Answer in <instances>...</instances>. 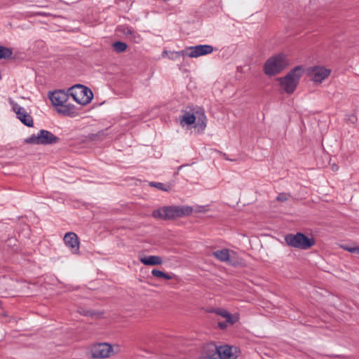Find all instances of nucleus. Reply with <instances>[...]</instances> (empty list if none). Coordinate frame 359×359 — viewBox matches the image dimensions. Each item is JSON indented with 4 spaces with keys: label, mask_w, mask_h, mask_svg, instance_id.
I'll return each instance as SVG.
<instances>
[{
    "label": "nucleus",
    "mask_w": 359,
    "mask_h": 359,
    "mask_svg": "<svg viewBox=\"0 0 359 359\" xmlns=\"http://www.w3.org/2000/svg\"><path fill=\"white\" fill-rule=\"evenodd\" d=\"M192 212L193 208L191 206L170 205L164 206L157 210H154L152 212V216L156 219L170 220L190 215Z\"/></svg>",
    "instance_id": "obj_1"
},
{
    "label": "nucleus",
    "mask_w": 359,
    "mask_h": 359,
    "mask_svg": "<svg viewBox=\"0 0 359 359\" xmlns=\"http://www.w3.org/2000/svg\"><path fill=\"white\" fill-rule=\"evenodd\" d=\"M290 65L287 56L284 53H279L269 57L264 66V73L269 76H275L281 72Z\"/></svg>",
    "instance_id": "obj_2"
},
{
    "label": "nucleus",
    "mask_w": 359,
    "mask_h": 359,
    "mask_svg": "<svg viewBox=\"0 0 359 359\" xmlns=\"http://www.w3.org/2000/svg\"><path fill=\"white\" fill-rule=\"evenodd\" d=\"M302 75V66H297L291 69L284 77L278 78L280 86L287 94H292Z\"/></svg>",
    "instance_id": "obj_3"
},
{
    "label": "nucleus",
    "mask_w": 359,
    "mask_h": 359,
    "mask_svg": "<svg viewBox=\"0 0 359 359\" xmlns=\"http://www.w3.org/2000/svg\"><path fill=\"white\" fill-rule=\"evenodd\" d=\"M285 241L288 246L301 250H309L316 243L313 238H309L300 232L296 234H287L285 236Z\"/></svg>",
    "instance_id": "obj_4"
},
{
    "label": "nucleus",
    "mask_w": 359,
    "mask_h": 359,
    "mask_svg": "<svg viewBox=\"0 0 359 359\" xmlns=\"http://www.w3.org/2000/svg\"><path fill=\"white\" fill-rule=\"evenodd\" d=\"M70 95L78 104L86 105L90 102L93 97L92 90L81 84H76L69 88Z\"/></svg>",
    "instance_id": "obj_5"
},
{
    "label": "nucleus",
    "mask_w": 359,
    "mask_h": 359,
    "mask_svg": "<svg viewBox=\"0 0 359 359\" xmlns=\"http://www.w3.org/2000/svg\"><path fill=\"white\" fill-rule=\"evenodd\" d=\"M60 138L46 130H40L37 135H32L25 140L26 144H53L58 142Z\"/></svg>",
    "instance_id": "obj_6"
},
{
    "label": "nucleus",
    "mask_w": 359,
    "mask_h": 359,
    "mask_svg": "<svg viewBox=\"0 0 359 359\" xmlns=\"http://www.w3.org/2000/svg\"><path fill=\"white\" fill-rule=\"evenodd\" d=\"M9 103L12 106L13 111L16 114L17 118L25 126L32 127L34 125L32 116L27 113L26 109L20 107L12 99H9Z\"/></svg>",
    "instance_id": "obj_7"
},
{
    "label": "nucleus",
    "mask_w": 359,
    "mask_h": 359,
    "mask_svg": "<svg viewBox=\"0 0 359 359\" xmlns=\"http://www.w3.org/2000/svg\"><path fill=\"white\" fill-rule=\"evenodd\" d=\"M90 351L93 358L102 359L109 358L113 349L107 343H98L92 346Z\"/></svg>",
    "instance_id": "obj_8"
},
{
    "label": "nucleus",
    "mask_w": 359,
    "mask_h": 359,
    "mask_svg": "<svg viewBox=\"0 0 359 359\" xmlns=\"http://www.w3.org/2000/svg\"><path fill=\"white\" fill-rule=\"evenodd\" d=\"M213 47L210 45H197L186 47L187 56L189 57H198L210 54L213 52Z\"/></svg>",
    "instance_id": "obj_9"
},
{
    "label": "nucleus",
    "mask_w": 359,
    "mask_h": 359,
    "mask_svg": "<svg viewBox=\"0 0 359 359\" xmlns=\"http://www.w3.org/2000/svg\"><path fill=\"white\" fill-rule=\"evenodd\" d=\"M70 93H66L63 90H55L50 93L49 99L55 106H60L67 102Z\"/></svg>",
    "instance_id": "obj_10"
},
{
    "label": "nucleus",
    "mask_w": 359,
    "mask_h": 359,
    "mask_svg": "<svg viewBox=\"0 0 359 359\" xmlns=\"http://www.w3.org/2000/svg\"><path fill=\"white\" fill-rule=\"evenodd\" d=\"M65 245L70 248L73 253H78L79 251V240L77 235L74 232H68L64 236Z\"/></svg>",
    "instance_id": "obj_11"
},
{
    "label": "nucleus",
    "mask_w": 359,
    "mask_h": 359,
    "mask_svg": "<svg viewBox=\"0 0 359 359\" xmlns=\"http://www.w3.org/2000/svg\"><path fill=\"white\" fill-rule=\"evenodd\" d=\"M198 359H219L217 352V345L209 343L204 346L202 355Z\"/></svg>",
    "instance_id": "obj_12"
},
{
    "label": "nucleus",
    "mask_w": 359,
    "mask_h": 359,
    "mask_svg": "<svg viewBox=\"0 0 359 359\" xmlns=\"http://www.w3.org/2000/svg\"><path fill=\"white\" fill-rule=\"evenodd\" d=\"M233 349L236 351V348L227 345L217 346V352L219 355V359H236L237 355L233 351Z\"/></svg>",
    "instance_id": "obj_13"
},
{
    "label": "nucleus",
    "mask_w": 359,
    "mask_h": 359,
    "mask_svg": "<svg viewBox=\"0 0 359 359\" xmlns=\"http://www.w3.org/2000/svg\"><path fill=\"white\" fill-rule=\"evenodd\" d=\"M330 72L331 71L329 69L323 67H316L313 69L312 80L314 82L321 83L322 81L329 76Z\"/></svg>",
    "instance_id": "obj_14"
},
{
    "label": "nucleus",
    "mask_w": 359,
    "mask_h": 359,
    "mask_svg": "<svg viewBox=\"0 0 359 359\" xmlns=\"http://www.w3.org/2000/svg\"><path fill=\"white\" fill-rule=\"evenodd\" d=\"M196 126L199 127L201 130H204L206 127L207 118L205 114L204 109L201 107H197L196 109Z\"/></svg>",
    "instance_id": "obj_15"
},
{
    "label": "nucleus",
    "mask_w": 359,
    "mask_h": 359,
    "mask_svg": "<svg viewBox=\"0 0 359 359\" xmlns=\"http://www.w3.org/2000/svg\"><path fill=\"white\" fill-rule=\"evenodd\" d=\"M140 261L147 266L161 265L163 263L161 257L155 255L142 257L140 259Z\"/></svg>",
    "instance_id": "obj_16"
},
{
    "label": "nucleus",
    "mask_w": 359,
    "mask_h": 359,
    "mask_svg": "<svg viewBox=\"0 0 359 359\" xmlns=\"http://www.w3.org/2000/svg\"><path fill=\"white\" fill-rule=\"evenodd\" d=\"M61 108L57 109L58 113L68 116H74L76 114V109L74 105L70 104H62Z\"/></svg>",
    "instance_id": "obj_17"
},
{
    "label": "nucleus",
    "mask_w": 359,
    "mask_h": 359,
    "mask_svg": "<svg viewBox=\"0 0 359 359\" xmlns=\"http://www.w3.org/2000/svg\"><path fill=\"white\" fill-rule=\"evenodd\" d=\"M196 109H194L193 111L192 112H190V111H186L182 116L181 118V123H182L183 122L189 126V125H191L193 123H195L196 120Z\"/></svg>",
    "instance_id": "obj_18"
},
{
    "label": "nucleus",
    "mask_w": 359,
    "mask_h": 359,
    "mask_svg": "<svg viewBox=\"0 0 359 359\" xmlns=\"http://www.w3.org/2000/svg\"><path fill=\"white\" fill-rule=\"evenodd\" d=\"M212 256L221 262H228L229 259V251L228 249L216 250L212 252Z\"/></svg>",
    "instance_id": "obj_19"
},
{
    "label": "nucleus",
    "mask_w": 359,
    "mask_h": 359,
    "mask_svg": "<svg viewBox=\"0 0 359 359\" xmlns=\"http://www.w3.org/2000/svg\"><path fill=\"white\" fill-rule=\"evenodd\" d=\"M165 54L168 55V57L170 60H176L180 57L187 56V50H186V48L182 50H180V51L164 50L163 52V55L164 56Z\"/></svg>",
    "instance_id": "obj_20"
},
{
    "label": "nucleus",
    "mask_w": 359,
    "mask_h": 359,
    "mask_svg": "<svg viewBox=\"0 0 359 359\" xmlns=\"http://www.w3.org/2000/svg\"><path fill=\"white\" fill-rule=\"evenodd\" d=\"M215 313L222 316L223 318H225L226 319V322H229L230 324L233 325L237 321V318L233 317V316L227 312L224 309H217L215 311Z\"/></svg>",
    "instance_id": "obj_21"
},
{
    "label": "nucleus",
    "mask_w": 359,
    "mask_h": 359,
    "mask_svg": "<svg viewBox=\"0 0 359 359\" xmlns=\"http://www.w3.org/2000/svg\"><path fill=\"white\" fill-rule=\"evenodd\" d=\"M13 55V49L3 46H0V60H8Z\"/></svg>",
    "instance_id": "obj_22"
},
{
    "label": "nucleus",
    "mask_w": 359,
    "mask_h": 359,
    "mask_svg": "<svg viewBox=\"0 0 359 359\" xmlns=\"http://www.w3.org/2000/svg\"><path fill=\"white\" fill-rule=\"evenodd\" d=\"M149 186L156 187L158 189L164 191H169L171 189V186L170 184H164L161 182H149Z\"/></svg>",
    "instance_id": "obj_23"
},
{
    "label": "nucleus",
    "mask_w": 359,
    "mask_h": 359,
    "mask_svg": "<svg viewBox=\"0 0 359 359\" xmlns=\"http://www.w3.org/2000/svg\"><path fill=\"white\" fill-rule=\"evenodd\" d=\"M127 44L122 41H116L113 43V48L114 50L118 53H123L127 49Z\"/></svg>",
    "instance_id": "obj_24"
},
{
    "label": "nucleus",
    "mask_w": 359,
    "mask_h": 359,
    "mask_svg": "<svg viewBox=\"0 0 359 359\" xmlns=\"http://www.w3.org/2000/svg\"><path fill=\"white\" fill-rule=\"evenodd\" d=\"M79 313L82 316H91V317H95L97 316H100L102 315V313L100 312H97L95 311H90V310H88V309H86L83 308H80L79 310Z\"/></svg>",
    "instance_id": "obj_25"
},
{
    "label": "nucleus",
    "mask_w": 359,
    "mask_h": 359,
    "mask_svg": "<svg viewBox=\"0 0 359 359\" xmlns=\"http://www.w3.org/2000/svg\"><path fill=\"white\" fill-rule=\"evenodd\" d=\"M151 274L155 276V277H157V278H163L165 280H170L172 279V276L170 275H169L168 273H165L158 269H153L151 271Z\"/></svg>",
    "instance_id": "obj_26"
},
{
    "label": "nucleus",
    "mask_w": 359,
    "mask_h": 359,
    "mask_svg": "<svg viewBox=\"0 0 359 359\" xmlns=\"http://www.w3.org/2000/svg\"><path fill=\"white\" fill-rule=\"evenodd\" d=\"M118 30L128 39L131 35L133 29L128 25H121L118 27Z\"/></svg>",
    "instance_id": "obj_27"
},
{
    "label": "nucleus",
    "mask_w": 359,
    "mask_h": 359,
    "mask_svg": "<svg viewBox=\"0 0 359 359\" xmlns=\"http://www.w3.org/2000/svg\"><path fill=\"white\" fill-rule=\"evenodd\" d=\"M128 39L136 43H139L142 41L140 35L138 33H137L134 29L133 30L131 35L128 36Z\"/></svg>",
    "instance_id": "obj_28"
},
{
    "label": "nucleus",
    "mask_w": 359,
    "mask_h": 359,
    "mask_svg": "<svg viewBox=\"0 0 359 359\" xmlns=\"http://www.w3.org/2000/svg\"><path fill=\"white\" fill-rule=\"evenodd\" d=\"M128 39L136 43H139L142 41L140 35L138 33H137L134 29L133 30L131 35L128 36Z\"/></svg>",
    "instance_id": "obj_29"
},
{
    "label": "nucleus",
    "mask_w": 359,
    "mask_h": 359,
    "mask_svg": "<svg viewBox=\"0 0 359 359\" xmlns=\"http://www.w3.org/2000/svg\"><path fill=\"white\" fill-rule=\"evenodd\" d=\"M342 249L346 250L351 253H356L359 255V246L358 247H349L347 245H341Z\"/></svg>",
    "instance_id": "obj_30"
},
{
    "label": "nucleus",
    "mask_w": 359,
    "mask_h": 359,
    "mask_svg": "<svg viewBox=\"0 0 359 359\" xmlns=\"http://www.w3.org/2000/svg\"><path fill=\"white\" fill-rule=\"evenodd\" d=\"M276 199H277V201H281V202L286 201L288 199V195L285 193L279 194L278 195V196L276 197Z\"/></svg>",
    "instance_id": "obj_31"
},
{
    "label": "nucleus",
    "mask_w": 359,
    "mask_h": 359,
    "mask_svg": "<svg viewBox=\"0 0 359 359\" xmlns=\"http://www.w3.org/2000/svg\"><path fill=\"white\" fill-rule=\"evenodd\" d=\"M17 243V240L15 238H9L6 241V245L8 247L15 246Z\"/></svg>",
    "instance_id": "obj_32"
},
{
    "label": "nucleus",
    "mask_w": 359,
    "mask_h": 359,
    "mask_svg": "<svg viewBox=\"0 0 359 359\" xmlns=\"http://www.w3.org/2000/svg\"><path fill=\"white\" fill-rule=\"evenodd\" d=\"M228 323H229V322H226L224 321V322H219L218 323V327L221 329V330H224L228 326Z\"/></svg>",
    "instance_id": "obj_33"
},
{
    "label": "nucleus",
    "mask_w": 359,
    "mask_h": 359,
    "mask_svg": "<svg viewBox=\"0 0 359 359\" xmlns=\"http://www.w3.org/2000/svg\"><path fill=\"white\" fill-rule=\"evenodd\" d=\"M337 169H338V166L337 165L334 164L332 165V170H337Z\"/></svg>",
    "instance_id": "obj_34"
}]
</instances>
